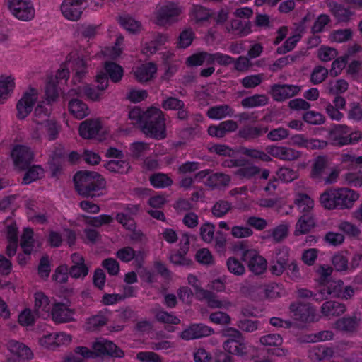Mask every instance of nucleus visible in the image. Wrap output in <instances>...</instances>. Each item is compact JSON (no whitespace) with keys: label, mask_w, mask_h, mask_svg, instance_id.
<instances>
[{"label":"nucleus","mask_w":362,"mask_h":362,"mask_svg":"<svg viewBox=\"0 0 362 362\" xmlns=\"http://www.w3.org/2000/svg\"><path fill=\"white\" fill-rule=\"evenodd\" d=\"M289 308L296 320L303 322H310L315 319V310L309 304L293 302L290 305Z\"/></svg>","instance_id":"obj_11"},{"label":"nucleus","mask_w":362,"mask_h":362,"mask_svg":"<svg viewBox=\"0 0 362 362\" xmlns=\"http://www.w3.org/2000/svg\"><path fill=\"white\" fill-rule=\"evenodd\" d=\"M268 103V98L265 95H254L244 98L241 104L244 107H254L265 105Z\"/></svg>","instance_id":"obj_49"},{"label":"nucleus","mask_w":362,"mask_h":362,"mask_svg":"<svg viewBox=\"0 0 362 362\" xmlns=\"http://www.w3.org/2000/svg\"><path fill=\"white\" fill-rule=\"evenodd\" d=\"M335 190L337 209H351L354 202L359 198V194L349 188H338Z\"/></svg>","instance_id":"obj_16"},{"label":"nucleus","mask_w":362,"mask_h":362,"mask_svg":"<svg viewBox=\"0 0 362 362\" xmlns=\"http://www.w3.org/2000/svg\"><path fill=\"white\" fill-rule=\"evenodd\" d=\"M215 226L211 223H205L200 226L199 233L202 240L207 243H211L214 239Z\"/></svg>","instance_id":"obj_56"},{"label":"nucleus","mask_w":362,"mask_h":362,"mask_svg":"<svg viewBox=\"0 0 362 362\" xmlns=\"http://www.w3.org/2000/svg\"><path fill=\"white\" fill-rule=\"evenodd\" d=\"M322 206L329 210L337 209L336 190L331 188L325 191L320 197Z\"/></svg>","instance_id":"obj_35"},{"label":"nucleus","mask_w":362,"mask_h":362,"mask_svg":"<svg viewBox=\"0 0 362 362\" xmlns=\"http://www.w3.org/2000/svg\"><path fill=\"white\" fill-rule=\"evenodd\" d=\"M210 53L207 52H199L193 54L187 58L186 64L188 66H202L204 62L209 66Z\"/></svg>","instance_id":"obj_38"},{"label":"nucleus","mask_w":362,"mask_h":362,"mask_svg":"<svg viewBox=\"0 0 362 362\" xmlns=\"http://www.w3.org/2000/svg\"><path fill=\"white\" fill-rule=\"evenodd\" d=\"M57 82L54 79V76H50L47 78L45 86V94L49 101H54L59 96Z\"/></svg>","instance_id":"obj_51"},{"label":"nucleus","mask_w":362,"mask_h":362,"mask_svg":"<svg viewBox=\"0 0 362 362\" xmlns=\"http://www.w3.org/2000/svg\"><path fill=\"white\" fill-rule=\"evenodd\" d=\"M238 128L237 122L234 120H226L218 125H211L208 128V133L211 136L223 138L226 134L235 132Z\"/></svg>","instance_id":"obj_21"},{"label":"nucleus","mask_w":362,"mask_h":362,"mask_svg":"<svg viewBox=\"0 0 362 362\" xmlns=\"http://www.w3.org/2000/svg\"><path fill=\"white\" fill-rule=\"evenodd\" d=\"M7 346L8 350L12 354L16 355L21 358L29 359L33 356V353L30 348H28L23 343H20L14 340H11L8 342Z\"/></svg>","instance_id":"obj_30"},{"label":"nucleus","mask_w":362,"mask_h":362,"mask_svg":"<svg viewBox=\"0 0 362 362\" xmlns=\"http://www.w3.org/2000/svg\"><path fill=\"white\" fill-rule=\"evenodd\" d=\"M72 265L69 267V274L74 279H83L88 274V267L85 264V259L78 253H74L71 256Z\"/></svg>","instance_id":"obj_19"},{"label":"nucleus","mask_w":362,"mask_h":362,"mask_svg":"<svg viewBox=\"0 0 362 362\" xmlns=\"http://www.w3.org/2000/svg\"><path fill=\"white\" fill-rule=\"evenodd\" d=\"M101 129L102 124L98 119H88L81 123L78 132L85 139H97L101 141L102 138L100 135Z\"/></svg>","instance_id":"obj_12"},{"label":"nucleus","mask_w":362,"mask_h":362,"mask_svg":"<svg viewBox=\"0 0 362 362\" xmlns=\"http://www.w3.org/2000/svg\"><path fill=\"white\" fill-rule=\"evenodd\" d=\"M321 295H329L333 298L341 300L351 299L354 293L355 289L350 285H345L342 280L328 281L326 286L320 290Z\"/></svg>","instance_id":"obj_5"},{"label":"nucleus","mask_w":362,"mask_h":362,"mask_svg":"<svg viewBox=\"0 0 362 362\" xmlns=\"http://www.w3.org/2000/svg\"><path fill=\"white\" fill-rule=\"evenodd\" d=\"M234 62L233 59L226 54L220 52L214 54L210 53L209 66L217 64L218 66H226Z\"/></svg>","instance_id":"obj_52"},{"label":"nucleus","mask_w":362,"mask_h":362,"mask_svg":"<svg viewBox=\"0 0 362 362\" xmlns=\"http://www.w3.org/2000/svg\"><path fill=\"white\" fill-rule=\"evenodd\" d=\"M242 250L241 259L247 264L248 269L255 275H261L267 268V260L255 250L246 249L243 243L240 244Z\"/></svg>","instance_id":"obj_4"},{"label":"nucleus","mask_w":362,"mask_h":362,"mask_svg":"<svg viewBox=\"0 0 362 362\" xmlns=\"http://www.w3.org/2000/svg\"><path fill=\"white\" fill-rule=\"evenodd\" d=\"M182 8L177 3L168 1L158 6L154 13V23L160 26L170 25L177 21Z\"/></svg>","instance_id":"obj_3"},{"label":"nucleus","mask_w":362,"mask_h":362,"mask_svg":"<svg viewBox=\"0 0 362 362\" xmlns=\"http://www.w3.org/2000/svg\"><path fill=\"white\" fill-rule=\"evenodd\" d=\"M223 349L229 353L230 354L237 355L243 356L247 354L248 349L246 343L245 342V338L240 339L239 341H234L233 343L226 344Z\"/></svg>","instance_id":"obj_34"},{"label":"nucleus","mask_w":362,"mask_h":362,"mask_svg":"<svg viewBox=\"0 0 362 362\" xmlns=\"http://www.w3.org/2000/svg\"><path fill=\"white\" fill-rule=\"evenodd\" d=\"M86 0H64L61 6L64 16L70 21H78L82 13V4Z\"/></svg>","instance_id":"obj_17"},{"label":"nucleus","mask_w":362,"mask_h":362,"mask_svg":"<svg viewBox=\"0 0 362 362\" xmlns=\"http://www.w3.org/2000/svg\"><path fill=\"white\" fill-rule=\"evenodd\" d=\"M267 131V127L245 125L239 129L238 136L245 140H252L262 136Z\"/></svg>","instance_id":"obj_23"},{"label":"nucleus","mask_w":362,"mask_h":362,"mask_svg":"<svg viewBox=\"0 0 362 362\" xmlns=\"http://www.w3.org/2000/svg\"><path fill=\"white\" fill-rule=\"evenodd\" d=\"M105 166L107 170L120 174H126L130 169L129 163L123 160H111Z\"/></svg>","instance_id":"obj_39"},{"label":"nucleus","mask_w":362,"mask_h":362,"mask_svg":"<svg viewBox=\"0 0 362 362\" xmlns=\"http://www.w3.org/2000/svg\"><path fill=\"white\" fill-rule=\"evenodd\" d=\"M334 336V334L330 330H324L319 332L315 334H311L309 335H307L305 337L306 339L304 340V341L306 342H316V341H325V340H330L332 339Z\"/></svg>","instance_id":"obj_62"},{"label":"nucleus","mask_w":362,"mask_h":362,"mask_svg":"<svg viewBox=\"0 0 362 362\" xmlns=\"http://www.w3.org/2000/svg\"><path fill=\"white\" fill-rule=\"evenodd\" d=\"M261 169L253 165H247L245 164L243 166H240L239 169H238L235 174L238 177L240 178H245V179H251L255 175L260 173Z\"/></svg>","instance_id":"obj_45"},{"label":"nucleus","mask_w":362,"mask_h":362,"mask_svg":"<svg viewBox=\"0 0 362 362\" xmlns=\"http://www.w3.org/2000/svg\"><path fill=\"white\" fill-rule=\"evenodd\" d=\"M230 182V177L228 175L216 173L207 178L206 185L214 189L221 186H227Z\"/></svg>","instance_id":"obj_37"},{"label":"nucleus","mask_w":362,"mask_h":362,"mask_svg":"<svg viewBox=\"0 0 362 362\" xmlns=\"http://www.w3.org/2000/svg\"><path fill=\"white\" fill-rule=\"evenodd\" d=\"M300 90L301 87L296 85L274 84L270 93L274 100L281 102L298 95Z\"/></svg>","instance_id":"obj_14"},{"label":"nucleus","mask_w":362,"mask_h":362,"mask_svg":"<svg viewBox=\"0 0 362 362\" xmlns=\"http://www.w3.org/2000/svg\"><path fill=\"white\" fill-rule=\"evenodd\" d=\"M82 90L93 101H98L101 99L102 93L100 92V90H97L89 86H85L83 88L78 87L76 89H71L69 93L71 95H79Z\"/></svg>","instance_id":"obj_43"},{"label":"nucleus","mask_w":362,"mask_h":362,"mask_svg":"<svg viewBox=\"0 0 362 362\" xmlns=\"http://www.w3.org/2000/svg\"><path fill=\"white\" fill-rule=\"evenodd\" d=\"M295 204L302 211H308L313 206V201L305 194H298L295 199Z\"/></svg>","instance_id":"obj_63"},{"label":"nucleus","mask_w":362,"mask_h":362,"mask_svg":"<svg viewBox=\"0 0 362 362\" xmlns=\"http://www.w3.org/2000/svg\"><path fill=\"white\" fill-rule=\"evenodd\" d=\"M51 306L47 296L42 293L35 294L34 312L38 317H45L49 316Z\"/></svg>","instance_id":"obj_24"},{"label":"nucleus","mask_w":362,"mask_h":362,"mask_svg":"<svg viewBox=\"0 0 362 362\" xmlns=\"http://www.w3.org/2000/svg\"><path fill=\"white\" fill-rule=\"evenodd\" d=\"M221 334L223 337L227 338V339L223 344V347L226 344L228 345V344L239 341L244 337L242 332L239 329L233 327H227L223 329Z\"/></svg>","instance_id":"obj_53"},{"label":"nucleus","mask_w":362,"mask_h":362,"mask_svg":"<svg viewBox=\"0 0 362 362\" xmlns=\"http://www.w3.org/2000/svg\"><path fill=\"white\" fill-rule=\"evenodd\" d=\"M11 156L16 170L23 171L26 170L33 160L32 151L24 146L15 147L11 153Z\"/></svg>","instance_id":"obj_10"},{"label":"nucleus","mask_w":362,"mask_h":362,"mask_svg":"<svg viewBox=\"0 0 362 362\" xmlns=\"http://www.w3.org/2000/svg\"><path fill=\"white\" fill-rule=\"evenodd\" d=\"M92 349L95 358L105 355L111 357L122 358L124 356V351L113 342L100 339L93 343Z\"/></svg>","instance_id":"obj_8"},{"label":"nucleus","mask_w":362,"mask_h":362,"mask_svg":"<svg viewBox=\"0 0 362 362\" xmlns=\"http://www.w3.org/2000/svg\"><path fill=\"white\" fill-rule=\"evenodd\" d=\"M200 293L201 296L199 298L206 299L207 300L208 305L212 308H226L231 305V303L229 301H221L218 300L216 296L210 291H200Z\"/></svg>","instance_id":"obj_33"},{"label":"nucleus","mask_w":362,"mask_h":362,"mask_svg":"<svg viewBox=\"0 0 362 362\" xmlns=\"http://www.w3.org/2000/svg\"><path fill=\"white\" fill-rule=\"evenodd\" d=\"M151 183L156 187H165L170 186L173 181L165 174L156 173L151 176Z\"/></svg>","instance_id":"obj_59"},{"label":"nucleus","mask_w":362,"mask_h":362,"mask_svg":"<svg viewBox=\"0 0 362 362\" xmlns=\"http://www.w3.org/2000/svg\"><path fill=\"white\" fill-rule=\"evenodd\" d=\"M16 87L15 78L12 76H0V104L7 100Z\"/></svg>","instance_id":"obj_27"},{"label":"nucleus","mask_w":362,"mask_h":362,"mask_svg":"<svg viewBox=\"0 0 362 362\" xmlns=\"http://www.w3.org/2000/svg\"><path fill=\"white\" fill-rule=\"evenodd\" d=\"M334 354L331 348L326 346H314L309 351V358L313 362H321L329 358Z\"/></svg>","instance_id":"obj_32"},{"label":"nucleus","mask_w":362,"mask_h":362,"mask_svg":"<svg viewBox=\"0 0 362 362\" xmlns=\"http://www.w3.org/2000/svg\"><path fill=\"white\" fill-rule=\"evenodd\" d=\"M346 305L337 301H327L321 307V313L325 316H338L346 311Z\"/></svg>","instance_id":"obj_29"},{"label":"nucleus","mask_w":362,"mask_h":362,"mask_svg":"<svg viewBox=\"0 0 362 362\" xmlns=\"http://www.w3.org/2000/svg\"><path fill=\"white\" fill-rule=\"evenodd\" d=\"M62 341H70L71 337L69 335H66L64 333L59 334H48L42 337L40 339V344L48 349H54L59 345V343Z\"/></svg>","instance_id":"obj_28"},{"label":"nucleus","mask_w":362,"mask_h":362,"mask_svg":"<svg viewBox=\"0 0 362 362\" xmlns=\"http://www.w3.org/2000/svg\"><path fill=\"white\" fill-rule=\"evenodd\" d=\"M12 13L22 21H30L35 16V9L30 0H9Z\"/></svg>","instance_id":"obj_6"},{"label":"nucleus","mask_w":362,"mask_h":362,"mask_svg":"<svg viewBox=\"0 0 362 362\" xmlns=\"http://www.w3.org/2000/svg\"><path fill=\"white\" fill-rule=\"evenodd\" d=\"M303 118L307 123L314 125L324 124L325 121V117L322 114L315 111L306 112L304 113Z\"/></svg>","instance_id":"obj_60"},{"label":"nucleus","mask_w":362,"mask_h":362,"mask_svg":"<svg viewBox=\"0 0 362 362\" xmlns=\"http://www.w3.org/2000/svg\"><path fill=\"white\" fill-rule=\"evenodd\" d=\"M37 99V91L30 88L25 92L16 104L17 117L20 119L25 118L32 111Z\"/></svg>","instance_id":"obj_7"},{"label":"nucleus","mask_w":362,"mask_h":362,"mask_svg":"<svg viewBox=\"0 0 362 362\" xmlns=\"http://www.w3.org/2000/svg\"><path fill=\"white\" fill-rule=\"evenodd\" d=\"M119 21L121 25L131 33H136L141 29V22L136 21L129 16H120Z\"/></svg>","instance_id":"obj_46"},{"label":"nucleus","mask_w":362,"mask_h":362,"mask_svg":"<svg viewBox=\"0 0 362 362\" xmlns=\"http://www.w3.org/2000/svg\"><path fill=\"white\" fill-rule=\"evenodd\" d=\"M232 209V204L226 200L221 199L215 202L211 208V213L216 218H221Z\"/></svg>","instance_id":"obj_41"},{"label":"nucleus","mask_w":362,"mask_h":362,"mask_svg":"<svg viewBox=\"0 0 362 362\" xmlns=\"http://www.w3.org/2000/svg\"><path fill=\"white\" fill-rule=\"evenodd\" d=\"M75 189L82 197H91L99 196L96 194L106 185L105 179L97 172L81 170L74 176Z\"/></svg>","instance_id":"obj_1"},{"label":"nucleus","mask_w":362,"mask_h":362,"mask_svg":"<svg viewBox=\"0 0 362 362\" xmlns=\"http://www.w3.org/2000/svg\"><path fill=\"white\" fill-rule=\"evenodd\" d=\"M108 321L107 316L103 313L89 317L86 323V329L90 332L98 330L101 327L105 325Z\"/></svg>","instance_id":"obj_36"},{"label":"nucleus","mask_w":362,"mask_h":362,"mask_svg":"<svg viewBox=\"0 0 362 362\" xmlns=\"http://www.w3.org/2000/svg\"><path fill=\"white\" fill-rule=\"evenodd\" d=\"M259 342L265 346H279L283 344V338L278 334H268L261 337Z\"/></svg>","instance_id":"obj_58"},{"label":"nucleus","mask_w":362,"mask_h":362,"mask_svg":"<svg viewBox=\"0 0 362 362\" xmlns=\"http://www.w3.org/2000/svg\"><path fill=\"white\" fill-rule=\"evenodd\" d=\"M74 310L64 303H56L52 309V319L55 322L63 323L73 320Z\"/></svg>","instance_id":"obj_22"},{"label":"nucleus","mask_w":362,"mask_h":362,"mask_svg":"<svg viewBox=\"0 0 362 362\" xmlns=\"http://www.w3.org/2000/svg\"><path fill=\"white\" fill-rule=\"evenodd\" d=\"M226 30L228 33H234L239 37H243L251 33V23L239 19H233L226 25Z\"/></svg>","instance_id":"obj_26"},{"label":"nucleus","mask_w":362,"mask_h":362,"mask_svg":"<svg viewBox=\"0 0 362 362\" xmlns=\"http://www.w3.org/2000/svg\"><path fill=\"white\" fill-rule=\"evenodd\" d=\"M124 42V37L119 35L117 37L115 45L110 47H105L102 53L105 57L115 59L118 57L122 52V44Z\"/></svg>","instance_id":"obj_42"},{"label":"nucleus","mask_w":362,"mask_h":362,"mask_svg":"<svg viewBox=\"0 0 362 362\" xmlns=\"http://www.w3.org/2000/svg\"><path fill=\"white\" fill-rule=\"evenodd\" d=\"M353 32L350 28L334 30L331 34L332 40L337 42H343L351 40Z\"/></svg>","instance_id":"obj_64"},{"label":"nucleus","mask_w":362,"mask_h":362,"mask_svg":"<svg viewBox=\"0 0 362 362\" xmlns=\"http://www.w3.org/2000/svg\"><path fill=\"white\" fill-rule=\"evenodd\" d=\"M332 263L337 272H345L349 269V259L341 252L334 255L332 257Z\"/></svg>","instance_id":"obj_47"},{"label":"nucleus","mask_w":362,"mask_h":362,"mask_svg":"<svg viewBox=\"0 0 362 362\" xmlns=\"http://www.w3.org/2000/svg\"><path fill=\"white\" fill-rule=\"evenodd\" d=\"M194 37V33L192 28H186L182 30L177 40V47L181 48H186L189 47Z\"/></svg>","instance_id":"obj_57"},{"label":"nucleus","mask_w":362,"mask_h":362,"mask_svg":"<svg viewBox=\"0 0 362 362\" xmlns=\"http://www.w3.org/2000/svg\"><path fill=\"white\" fill-rule=\"evenodd\" d=\"M27 169L28 170L23 178V183L25 185L36 181L43 176L44 170L40 165L29 166Z\"/></svg>","instance_id":"obj_44"},{"label":"nucleus","mask_w":362,"mask_h":362,"mask_svg":"<svg viewBox=\"0 0 362 362\" xmlns=\"http://www.w3.org/2000/svg\"><path fill=\"white\" fill-rule=\"evenodd\" d=\"M64 158V153L62 148L56 149V151L52 153L49 164L50 169L53 172V175H56L57 173L61 170Z\"/></svg>","instance_id":"obj_48"},{"label":"nucleus","mask_w":362,"mask_h":362,"mask_svg":"<svg viewBox=\"0 0 362 362\" xmlns=\"http://www.w3.org/2000/svg\"><path fill=\"white\" fill-rule=\"evenodd\" d=\"M315 226V221L313 216L305 214L301 216L297 221L294 235L298 236L308 233Z\"/></svg>","instance_id":"obj_25"},{"label":"nucleus","mask_w":362,"mask_h":362,"mask_svg":"<svg viewBox=\"0 0 362 362\" xmlns=\"http://www.w3.org/2000/svg\"><path fill=\"white\" fill-rule=\"evenodd\" d=\"M226 265L228 271L234 275L242 276L245 272L243 263L234 257L228 258Z\"/></svg>","instance_id":"obj_54"},{"label":"nucleus","mask_w":362,"mask_h":362,"mask_svg":"<svg viewBox=\"0 0 362 362\" xmlns=\"http://www.w3.org/2000/svg\"><path fill=\"white\" fill-rule=\"evenodd\" d=\"M214 333V329L203 324H193L185 329L180 334V337L184 340H191L210 336Z\"/></svg>","instance_id":"obj_18"},{"label":"nucleus","mask_w":362,"mask_h":362,"mask_svg":"<svg viewBox=\"0 0 362 362\" xmlns=\"http://www.w3.org/2000/svg\"><path fill=\"white\" fill-rule=\"evenodd\" d=\"M242 153L254 159H259L264 162H269L272 160V158L269 153H265L264 151L253 149V148H243Z\"/></svg>","instance_id":"obj_61"},{"label":"nucleus","mask_w":362,"mask_h":362,"mask_svg":"<svg viewBox=\"0 0 362 362\" xmlns=\"http://www.w3.org/2000/svg\"><path fill=\"white\" fill-rule=\"evenodd\" d=\"M325 4L329 11L338 23H348L354 16L349 7L337 2L334 0H326Z\"/></svg>","instance_id":"obj_15"},{"label":"nucleus","mask_w":362,"mask_h":362,"mask_svg":"<svg viewBox=\"0 0 362 362\" xmlns=\"http://www.w3.org/2000/svg\"><path fill=\"white\" fill-rule=\"evenodd\" d=\"M163 112L158 108L150 107L146 111L141 125L142 132L151 138L160 140L166 137V127Z\"/></svg>","instance_id":"obj_2"},{"label":"nucleus","mask_w":362,"mask_h":362,"mask_svg":"<svg viewBox=\"0 0 362 362\" xmlns=\"http://www.w3.org/2000/svg\"><path fill=\"white\" fill-rule=\"evenodd\" d=\"M156 69H133L132 74L139 83L150 81L155 77Z\"/></svg>","instance_id":"obj_55"},{"label":"nucleus","mask_w":362,"mask_h":362,"mask_svg":"<svg viewBox=\"0 0 362 362\" xmlns=\"http://www.w3.org/2000/svg\"><path fill=\"white\" fill-rule=\"evenodd\" d=\"M69 110L74 117L79 119L84 118L90 113L87 105L78 99H73L69 101Z\"/></svg>","instance_id":"obj_31"},{"label":"nucleus","mask_w":362,"mask_h":362,"mask_svg":"<svg viewBox=\"0 0 362 362\" xmlns=\"http://www.w3.org/2000/svg\"><path fill=\"white\" fill-rule=\"evenodd\" d=\"M266 151L270 156L284 161H295L302 156L300 151L283 146H269Z\"/></svg>","instance_id":"obj_13"},{"label":"nucleus","mask_w":362,"mask_h":362,"mask_svg":"<svg viewBox=\"0 0 362 362\" xmlns=\"http://www.w3.org/2000/svg\"><path fill=\"white\" fill-rule=\"evenodd\" d=\"M360 321V317L354 314L352 316L338 319L334 324V327L339 331L352 334L357 332Z\"/></svg>","instance_id":"obj_20"},{"label":"nucleus","mask_w":362,"mask_h":362,"mask_svg":"<svg viewBox=\"0 0 362 362\" xmlns=\"http://www.w3.org/2000/svg\"><path fill=\"white\" fill-rule=\"evenodd\" d=\"M206 114L211 119H221L227 115H230L232 112L231 108L228 105H223L210 107Z\"/></svg>","instance_id":"obj_40"},{"label":"nucleus","mask_w":362,"mask_h":362,"mask_svg":"<svg viewBox=\"0 0 362 362\" xmlns=\"http://www.w3.org/2000/svg\"><path fill=\"white\" fill-rule=\"evenodd\" d=\"M33 231L30 228H25L21 236V246L23 250V252L30 255L33 249Z\"/></svg>","instance_id":"obj_50"},{"label":"nucleus","mask_w":362,"mask_h":362,"mask_svg":"<svg viewBox=\"0 0 362 362\" xmlns=\"http://www.w3.org/2000/svg\"><path fill=\"white\" fill-rule=\"evenodd\" d=\"M331 160L327 155H319L313 160L310 176L318 182L322 181L324 176L331 169Z\"/></svg>","instance_id":"obj_9"}]
</instances>
